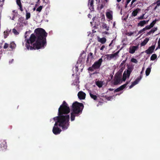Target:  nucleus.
<instances>
[{
  "mask_svg": "<svg viewBox=\"0 0 160 160\" xmlns=\"http://www.w3.org/2000/svg\"><path fill=\"white\" fill-rule=\"evenodd\" d=\"M36 36L32 34L29 39H26L28 34H29L30 32H25L24 42L25 43V47L28 50L33 49H38L44 48L46 46V40L45 37L47 35L45 30L42 28H37L35 30Z\"/></svg>",
  "mask_w": 160,
  "mask_h": 160,
  "instance_id": "f03ea898",
  "label": "nucleus"
},
{
  "mask_svg": "<svg viewBox=\"0 0 160 160\" xmlns=\"http://www.w3.org/2000/svg\"><path fill=\"white\" fill-rule=\"evenodd\" d=\"M132 71V68H128L127 71H124L123 74V77L122 78V80L123 82H124L127 79L129 78Z\"/></svg>",
  "mask_w": 160,
  "mask_h": 160,
  "instance_id": "39448f33",
  "label": "nucleus"
},
{
  "mask_svg": "<svg viewBox=\"0 0 160 160\" xmlns=\"http://www.w3.org/2000/svg\"><path fill=\"white\" fill-rule=\"evenodd\" d=\"M70 112L69 107L66 102L64 101L58 109V116L50 120L51 122L52 121L55 122L52 129L53 132L55 134H58L61 131L58 126L62 128L63 130H66L68 128L70 119V116L68 113Z\"/></svg>",
  "mask_w": 160,
  "mask_h": 160,
  "instance_id": "f257e3e1",
  "label": "nucleus"
},
{
  "mask_svg": "<svg viewBox=\"0 0 160 160\" xmlns=\"http://www.w3.org/2000/svg\"><path fill=\"white\" fill-rule=\"evenodd\" d=\"M156 3H157V5L155 7V8H154V9L155 10L157 8V7H159V6H160V1H157V2H156Z\"/></svg>",
  "mask_w": 160,
  "mask_h": 160,
  "instance_id": "72a5a7b5",
  "label": "nucleus"
},
{
  "mask_svg": "<svg viewBox=\"0 0 160 160\" xmlns=\"http://www.w3.org/2000/svg\"><path fill=\"white\" fill-rule=\"evenodd\" d=\"M16 47V45L15 43L13 42H11L10 45V47L11 48V49H14Z\"/></svg>",
  "mask_w": 160,
  "mask_h": 160,
  "instance_id": "b1692460",
  "label": "nucleus"
},
{
  "mask_svg": "<svg viewBox=\"0 0 160 160\" xmlns=\"http://www.w3.org/2000/svg\"><path fill=\"white\" fill-rule=\"evenodd\" d=\"M91 24H92V22H91Z\"/></svg>",
  "mask_w": 160,
  "mask_h": 160,
  "instance_id": "13d9d810",
  "label": "nucleus"
},
{
  "mask_svg": "<svg viewBox=\"0 0 160 160\" xmlns=\"http://www.w3.org/2000/svg\"><path fill=\"white\" fill-rule=\"evenodd\" d=\"M10 18L12 20H14V17L13 16V17L12 18H11V17H10Z\"/></svg>",
  "mask_w": 160,
  "mask_h": 160,
  "instance_id": "09e8293b",
  "label": "nucleus"
},
{
  "mask_svg": "<svg viewBox=\"0 0 160 160\" xmlns=\"http://www.w3.org/2000/svg\"><path fill=\"white\" fill-rule=\"evenodd\" d=\"M113 98V97H109L107 99L108 100H111Z\"/></svg>",
  "mask_w": 160,
  "mask_h": 160,
  "instance_id": "a19ab883",
  "label": "nucleus"
},
{
  "mask_svg": "<svg viewBox=\"0 0 160 160\" xmlns=\"http://www.w3.org/2000/svg\"><path fill=\"white\" fill-rule=\"evenodd\" d=\"M158 47L160 49V37L158 42Z\"/></svg>",
  "mask_w": 160,
  "mask_h": 160,
  "instance_id": "79ce46f5",
  "label": "nucleus"
},
{
  "mask_svg": "<svg viewBox=\"0 0 160 160\" xmlns=\"http://www.w3.org/2000/svg\"><path fill=\"white\" fill-rule=\"evenodd\" d=\"M10 32V30H6L4 32V38H6L7 37V36H8V35L9 34V33Z\"/></svg>",
  "mask_w": 160,
  "mask_h": 160,
  "instance_id": "cd10ccee",
  "label": "nucleus"
},
{
  "mask_svg": "<svg viewBox=\"0 0 160 160\" xmlns=\"http://www.w3.org/2000/svg\"><path fill=\"white\" fill-rule=\"evenodd\" d=\"M117 1L118 2H119L121 1V0H117Z\"/></svg>",
  "mask_w": 160,
  "mask_h": 160,
  "instance_id": "603ef678",
  "label": "nucleus"
},
{
  "mask_svg": "<svg viewBox=\"0 0 160 160\" xmlns=\"http://www.w3.org/2000/svg\"><path fill=\"white\" fill-rule=\"evenodd\" d=\"M93 0H89L88 2V6L91 10H92L93 8Z\"/></svg>",
  "mask_w": 160,
  "mask_h": 160,
  "instance_id": "a211bd4d",
  "label": "nucleus"
},
{
  "mask_svg": "<svg viewBox=\"0 0 160 160\" xmlns=\"http://www.w3.org/2000/svg\"><path fill=\"white\" fill-rule=\"evenodd\" d=\"M88 17L89 18H91V16L90 14H89L88 15Z\"/></svg>",
  "mask_w": 160,
  "mask_h": 160,
  "instance_id": "3c124183",
  "label": "nucleus"
},
{
  "mask_svg": "<svg viewBox=\"0 0 160 160\" xmlns=\"http://www.w3.org/2000/svg\"><path fill=\"white\" fill-rule=\"evenodd\" d=\"M42 6H40L37 9L36 11H37L40 12L41 11V10H42Z\"/></svg>",
  "mask_w": 160,
  "mask_h": 160,
  "instance_id": "e433bc0d",
  "label": "nucleus"
},
{
  "mask_svg": "<svg viewBox=\"0 0 160 160\" xmlns=\"http://www.w3.org/2000/svg\"><path fill=\"white\" fill-rule=\"evenodd\" d=\"M145 29H144V28L142 29L141 30H140L138 33H139V34H140V33H143L144 32H145Z\"/></svg>",
  "mask_w": 160,
  "mask_h": 160,
  "instance_id": "4c0bfd02",
  "label": "nucleus"
},
{
  "mask_svg": "<svg viewBox=\"0 0 160 160\" xmlns=\"http://www.w3.org/2000/svg\"><path fill=\"white\" fill-rule=\"evenodd\" d=\"M157 56L155 54H153L150 58L151 60H154L155 59L157 58Z\"/></svg>",
  "mask_w": 160,
  "mask_h": 160,
  "instance_id": "c85d7f7f",
  "label": "nucleus"
},
{
  "mask_svg": "<svg viewBox=\"0 0 160 160\" xmlns=\"http://www.w3.org/2000/svg\"><path fill=\"white\" fill-rule=\"evenodd\" d=\"M102 62V59H99L98 61L96 62L94 64H93L92 67L89 68L88 70L89 71H93L94 69L99 68L101 65Z\"/></svg>",
  "mask_w": 160,
  "mask_h": 160,
  "instance_id": "20e7f679",
  "label": "nucleus"
},
{
  "mask_svg": "<svg viewBox=\"0 0 160 160\" xmlns=\"http://www.w3.org/2000/svg\"><path fill=\"white\" fill-rule=\"evenodd\" d=\"M98 41L102 44H104L105 43L106 41V39L105 38H100L99 37H98Z\"/></svg>",
  "mask_w": 160,
  "mask_h": 160,
  "instance_id": "f3484780",
  "label": "nucleus"
},
{
  "mask_svg": "<svg viewBox=\"0 0 160 160\" xmlns=\"http://www.w3.org/2000/svg\"><path fill=\"white\" fill-rule=\"evenodd\" d=\"M104 48H105V46L103 45V46H102V47H101V48H100V50H102Z\"/></svg>",
  "mask_w": 160,
  "mask_h": 160,
  "instance_id": "c03bdc74",
  "label": "nucleus"
},
{
  "mask_svg": "<svg viewBox=\"0 0 160 160\" xmlns=\"http://www.w3.org/2000/svg\"><path fill=\"white\" fill-rule=\"evenodd\" d=\"M155 48V47L154 46H151L148 49L145 51V52L147 53V54L152 53L153 52Z\"/></svg>",
  "mask_w": 160,
  "mask_h": 160,
  "instance_id": "4468645a",
  "label": "nucleus"
},
{
  "mask_svg": "<svg viewBox=\"0 0 160 160\" xmlns=\"http://www.w3.org/2000/svg\"><path fill=\"white\" fill-rule=\"evenodd\" d=\"M44 1H45V0H43Z\"/></svg>",
  "mask_w": 160,
  "mask_h": 160,
  "instance_id": "052dcab7",
  "label": "nucleus"
},
{
  "mask_svg": "<svg viewBox=\"0 0 160 160\" xmlns=\"http://www.w3.org/2000/svg\"><path fill=\"white\" fill-rule=\"evenodd\" d=\"M157 30V28H152L148 33V34H150L151 33H154L155 31Z\"/></svg>",
  "mask_w": 160,
  "mask_h": 160,
  "instance_id": "bb28decb",
  "label": "nucleus"
},
{
  "mask_svg": "<svg viewBox=\"0 0 160 160\" xmlns=\"http://www.w3.org/2000/svg\"><path fill=\"white\" fill-rule=\"evenodd\" d=\"M138 45L131 46L129 48V52L131 54H133L138 49Z\"/></svg>",
  "mask_w": 160,
  "mask_h": 160,
  "instance_id": "0eeeda50",
  "label": "nucleus"
},
{
  "mask_svg": "<svg viewBox=\"0 0 160 160\" xmlns=\"http://www.w3.org/2000/svg\"><path fill=\"white\" fill-rule=\"evenodd\" d=\"M106 16L109 20H111L112 18V12L111 11H107L106 12Z\"/></svg>",
  "mask_w": 160,
  "mask_h": 160,
  "instance_id": "9b49d317",
  "label": "nucleus"
},
{
  "mask_svg": "<svg viewBox=\"0 0 160 160\" xmlns=\"http://www.w3.org/2000/svg\"><path fill=\"white\" fill-rule=\"evenodd\" d=\"M110 91H112L113 90V89L110 88L108 89Z\"/></svg>",
  "mask_w": 160,
  "mask_h": 160,
  "instance_id": "8fccbe9b",
  "label": "nucleus"
},
{
  "mask_svg": "<svg viewBox=\"0 0 160 160\" xmlns=\"http://www.w3.org/2000/svg\"><path fill=\"white\" fill-rule=\"evenodd\" d=\"M8 43H6L4 44L3 48H4L6 49L8 47Z\"/></svg>",
  "mask_w": 160,
  "mask_h": 160,
  "instance_id": "ea45409f",
  "label": "nucleus"
},
{
  "mask_svg": "<svg viewBox=\"0 0 160 160\" xmlns=\"http://www.w3.org/2000/svg\"><path fill=\"white\" fill-rule=\"evenodd\" d=\"M0 148L2 150H6L7 148V145L5 142L3 141L1 143L0 146Z\"/></svg>",
  "mask_w": 160,
  "mask_h": 160,
  "instance_id": "2eb2a0df",
  "label": "nucleus"
},
{
  "mask_svg": "<svg viewBox=\"0 0 160 160\" xmlns=\"http://www.w3.org/2000/svg\"><path fill=\"white\" fill-rule=\"evenodd\" d=\"M149 20L147 21H140L138 23V26L141 27L143 26L145 24H147L148 23Z\"/></svg>",
  "mask_w": 160,
  "mask_h": 160,
  "instance_id": "dca6fc26",
  "label": "nucleus"
},
{
  "mask_svg": "<svg viewBox=\"0 0 160 160\" xmlns=\"http://www.w3.org/2000/svg\"><path fill=\"white\" fill-rule=\"evenodd\" d=\"M119 51L117 52H116L113 54H107L106 55V58L107 59L110 60L114 58V57H116L118 56V54L119 52Z\"/></svg>",
  "mask_w": 160,
  "mask_h": 160,
  "instance_id": "6e6552de",
  "label": "nucleus"
},
{
  "mask_svg": "<svg viewBox=\"0 0 160 160\" xmlns=\"http://www.w3.org/2000/svg\"><path fill=\"white\" fill-rule=\"evenodd\" d=\"M123 81L121 79L120 77L115 75L114 80L113 83L114 85L120 84L122 83Z\"/></svg>",
  "mask_w": 160,
  "mask_h": 160,
  "instance_id": "423d86ee",
  "label": "nucleus"
},
{
  "mask_svg": "<svg viewBox=\"0 0 160 160\" xmlns=\"http://www.w3.org/2000/svg\"><path fill=\"white\" fill-rule=\"evenodd\" d=\"M141 78L142 77L141 76L138 77L134 82L132 83V84L129 86V88H131L135 85L138 83Z\"/></svg>",
  "mask_w": 160,
  "mask_h": 160,
  "instance_id": "1a4fd4ad",
  "label": "nucleus"
},
{
  "mask_svg": "<svg viewBox=\"0 0 160 160\" xmlns=\"http://www.w3.org/2000/svg\"><path fill=\"white\" fill-rule=\"evenodd\" d=\"M24 44V42H23V45Z\"/></svg>",
  "mask_w": 160,
  "mask_h": 160,
  "instance_id": "bf43d9fd",
  "label": "nucleus"
},
{
  "mask_svg": "<svg viewBox=\"0 0 160 160\" xmlns=\"http://www.w3.org/2000/svg\"><path fill=\"white\" fill-rule=\"evenodd\" d=\"M140 10L139 8L136 9L132 12V15L134 17L136 16Z\"/></svg>",
  "mask_w": 160,
  "mask_h": 160,
  "instance_id": "4be33fe9",
  "label": "nucleus"
},
{
  "mask_svg": "<svg viewBox=\"0 0 160 160\" xmlns=\"http://www.w3.org/2000/svg\"><path fill=\"white\" fill-rule=\"evenodd\" d=\"M30 17V13L29 12H27L26 14V19H28Z\"/></svg>",
  "mask_w": 160,
  "mask_h": 160,
  "instance_id": "2f4dec72",
  "label": "nucleus"
},
{
  "mask_svg": "<svg viewBox=\"0 0 160 160\" xmlns=\"http://www.w3.org/2000/svg\"><path fill=\"white\" fill-rule=\"evenodd\" d=\"M103 33L104 34H108V33L107 32H106V31L104 32Z\"/></svg>",
  "mask_w": 160,
  "mask_h": 160,
  "instance_id": "de8ad7c7",
  "label": "nucleus"
},
{
  "mask_svg": "<svg viewBox=\"0 0 160 160\" xmlns=\"http://www.w3.org/2000/svg\"><path fill=\"white\" fill-rule=\"evenodd\" d=\"M35 8H34V9H33V10H35Z\"/></svg>",
  "mask_w": 160,
  "mask_h": 160,
  "instance_id": "4d7b16f0",
  "label": "nucleus"
},
{
  "mask_svg": "<svg viewBox=\"0 0 160 160\" xmlns=\"http://www.w3.org/2000/svg\"><path fill=\"white\" fill-rule=\"evenodd\" d=\"M128 83H129L128 82H127L125 84H123V85H122L120 87L118 88L115 89L114 90V92H118L120 91L121 90H122L124 88H125V87L126 86Z\"/></svg>",
  "mask_w": 160,
  "mask_h": 160,
  "instance_id": "f8f14e48",
  "label": "nucleus"
},
{
  "mask_svg": "<svg viewBox=\"0 0 160 160\" xmlns=\"http://www.w3.org/2000/svg\"><path fill=\"white\" fill-rule=\"evenodd\" d=\"M116 5L117 8H120V6L118 4H117Z\"/></svg>",
  "mask_w": 160,
  "mask_h": 160,
  "instance_id": "49530a36",
  "label": "nucleus"
},
{
  "mask_svg": "<svg viewBox=\"0 0 160 160\" xmlns=\"http://www.w3.org/2000/svg\"><path fill=\"white\" fill-rule=\"evenodd\" d=\"M131 0H127V5L128 4Z\"/></svg>",
  "mask_w": 160,
  "mask_h": 160,
  "instance_id": "a18cd8bd",
  "label": "nucleus"
},
{
  "mask_svg": "<svg viewBox=\"0 0 160 160\" xmlns=\"http://www.w3.org/2000/svg\"><path fill=\"white\" fill-rule=\"evenodd\" d=\"M83 107V105L82 103L77 102L73 103L70 113V119L71 121H73L75 120V117L78 116L82 113Z\"/></svg>",
  "mask_w": 160,
  "mask_h": 160,
  "instance_id": "7ed1b4c3",
  "label": "nucleus"
},
{
  "mask_svg": "<svg viewBox=\"0 0 160 160\" xmlns=\"http://www.w3.org/2000/svg\"><path fill=\"white\" fill-rule=\"evenodd\" d=\"M141 78L142 77L141 76L138 77L134 82L132 83V84L129 86V88H131L135 85L138 83Z\"/></svg>",
  "mask_w": 160,
  "mask_h": 160,
  "instance_id": "9d476101",
  "label": "nucleus"
},
{
  "mask_svg": "<svg viewBox=\"0 0 160 160\" xmlns=\"http://www.w3.org/2000/svg\"><path fill=\"white\" fill-rule=\"evenodd\" d=\"M144 14H143L142 16H141L140 17H138V19H140V20L142 19H144Z\"/></svg>",
  "mask_w": 160,
  "mask_h": 160,
  "instance_id": "58836bf2",
  "label": "nucleus"
},
{
  "mask_svg": "<svg viewBox=\"0 0 160 160\" xmlns=\"http://www.w3.org/2000/svg\"><path fill=\"white\" fill-rule=\"evenodd\" d=\"M93 58V54L92 53L90 52L89 53L88 55V59H92Z\"/></svg>",
  "mask_w": 160,
  "mask_h": 160,
  "instance_id": "7c9ffc66",
  "label": "nucleus"
},
{
  "mask_svg": "<svg viewBox=\"0 0 160 160\" xmlns=\"http://www.w3.org/2000/svg\"><path fill=\"white\" fill-rule=\"evenodd\" d=\"M157 21V19H155L153 21L150 25L151 27L152 28L153 27L154 25H155V24L156 23Z\"/></svg>",
  "mask_w": 160,
  "mask_h": 160,
  "instance_id": "c756f323",
  "label": "nucleus"
},
{
  "mask_svg": "<svg viewBox=\"0 0 160 160\" xmlns=\"http://www.w3.org/2000/svg\"><path fill=\"white\" fill-rule=\"evenodd\" d=\"M158 48H159L158 47V48H157L156 49V50H157L158 49Z\"/></svg>",
  "mask_w": 160,
  "mask_h": 160,
  "instance_id": "5fc2aeb1",
  "label": "nucleus"
},
{
  "mask_svg": "<svg viewBox=\"0 0 160 160\" xmlns=\"http://www.w3.org/2000/svg\"><path fill=\"white\" fill-rule=\"evenodd\" d=\"M131 61L133 63H137L138 62L137 60L135 58H132L131 59Z\"/></svg>",
  "mask_w": 160,
  "mask_h": 160,
  "instance_id": "f704fd0d",
  "label": "nucleus"
},
{
  "mask_svg": "<svg viewBox=\"0 0 160 160\" xmlns=\"http://www.w3.org/2000/svg\"><path fill=\"white\" fill-rule=\"evenodd\" d=\"M79 82L78 81V79H76V83H74V85H77L78 84Z\"/></svg>",
  "mask_w": 160,
  "mask_h": 160,
  "instance_id": "37998d69",
  "label": "nucleus"
},
{
  "mask_svg": "<svg viewBox=\"0 0 160 160\" xmlns=\"http://www.w3.org/2000/svg\"><path fill=\"white\" fill-rule=\"evenodd\" d=\"M12 32L15 35H17L19 34V32L14 28L12 29Z\"/></svg>",
  "mask_w": 160,
  "mask_h": 160,
  "instance_id": "473e14b6",
  "label": "nucleus"
},
{
  "mask_svg": "<svg viewBox=\"0 0 160 160\" xmlns=\"http://www.w3.org/2000/svg\"><path fill=\"white\" fill-rule=\"evenodd\" d=\"M102 28L108 31L109 29V27L107 26V25L104 23H103L102 25Z\"/></svg>",
  "mask_w": 160,
  "mask_h": 160,
  "instance_id": "393cba45",
  "label": "nucleus"
},
{
  "mask_svg": "<svg viewBox=\"0 0 160 160\" xmlns=\"http://www.w3.org/2000/svg\"><path fill=\"white\" fill-rule=\"evenodd\" d=\"M89 94L91 97L94 100H96L97 97L96 95L94 94L93 93L91 92H90Z\"/></svg>",
  "mask_w": 160,
  "mask_h": 160,
  "instance_id": "a878e982",
  "label": "nucleus"
},
{
  "mask_svg": "<svg viewBox=\"0 0 160 160\" xmlns=\"http://www.w3.org/2000/svg\"><path fill=\"white\" fill-rule=\"evenodd\" d=\"M149 39L148 38H146L141 43V46H143L146 45Z\"/></svg>",
  "mask_w": 160,
  "mask_h": 160,
  "instance_id": "5701e85b",
  "label": "nucleus"
},
{
  "mask_svg": "<svg viewBox=\"0 0 160 160\" xmlns=\"http://www.w3.org/2000/svg\"><path fill=\"white\" fill-rule=\"evenodd\" d=\"M16 2L17 4L19 7V9L21 11H23V9L22 7L20 0H16Z\"/></svg>",
  "mask_w": 160,
  "mask_h": 160,
  "instance_id": "412c9836",
  "label": "nucleus"
},
{
  "mask_svg": "<svg viewBox=\"0 0 160 160\" xmlns=\"http://www.w3.org/2000/svg\"><path fill=\"white\" fill-rule=\"evenodd\" d=\"M151 65H152V64H151L150 65V67H148V68L146 70L145 73H146V76H148V75H149L150 74V73L151 72V69L152 68Z\"/></svg>",
  "mask_w": 160,
  "mask_h": 160,
  "instance_id": "aec40b11",
  "label": "nucleus"
},
{
  "mask_svg": "<svg viewBox=\"0 0 160 160\" xmlns=\"http://www.w3.org/2000/svg\"><path fill=\"white\" fill-rule=\"evenodd\" d=\"M112 44V42H111V43L109 44V46H111V45Z\"/></svg>",
  "mask_w": 160,
  "mask_h": 160,
  "instance_id": "864d4df0",
  "label": "nucleus"
},
{
  "mask_svg": "<svg viewBox=\"0 0 160 160\" xmlns=\"http://www.w3.org/2000/svg\"><path fill=\"white\" fill-rule=\"evenodd\" d=\"M78 98L80 99H85L86 96V94L84 92L80 91L78 92Z\"/></svg>",
  "mask_w": 160,
  "mask_h": 160,
  "instance_id": "ddd939ff",
  "label": "nucleus"
},
{
  "mask_svg": "<svg viewBox=\"0 0 160 160\" xmlns=\"http://www.w3.org/2000/svg\"><path fill=\"white\" fill-rule=\"evenodd\" d=\"M144 69V68H142V70Z\"/></svg>",
  "mask_w": 160,
  "mask_h": 160,
  "instance_id": "6e6d98bb",
  "label": "nucleus"
},
{
  "mask_svg": "<svg viewBox=\"0 0 160 160\" xmlns=\"http://www.w3.org/2000/svg\"><path fill=\"white\" fill-rule=\"evenodd\" d=\"M96 84L98 87L101 88L103 85V82L102 81H98L96 82Z\"/></svg>",
  "mask_w": 160,
  "mask_h": 160,
  "instance_id": "6ab92c4d",
  "label": "nucleus"
},
{
  "mask_svg": "<svg viewBox=\"0 0 160 160\" xmlns=\"http://www.w3.org/2000/svg\"><path fill=\"white\" fill-rule=\"evenodd\" d=\"M151 28L152 27H151L149 25L146 26L144 29H145V31L146 30L149 29Z\"/></svg>",
  "mask_w": 160,
  "mask_h": 160,
  "instance_id": "c9c22d12",
  "label": "nucleus"
}]
</instances>
